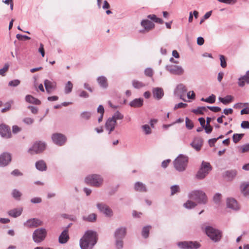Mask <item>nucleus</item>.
Masks as SVG:
<instances>
[{
	"label": "nucleus",
	"instance_id": "nucleus-1",
	"mask_svg": "<svg viewBox=\"0 0 249 249\" xmlns=\"http://www.w3.org/2000/svg\"><path fill=\"white\" fill-rule=\"evenodd\" d=\"M97 241V233L92 230H87L80 239L79 245L81 249H92Z\"/></svg>",
	"mask_w": 249,
	"mask_h": 249
},
{
	"label": "nucleus",
	"instance_id": "nucleus-2",
	"mask_svg": "<svg viewBox=\"0 0 249 249\" xmlns=\"http://www.w3.org/2000/svg\"><path fill=\"white\" fill-rule=\"evenodd\" d=\"M190 199L195 201L197 204H206L208 202V198L206 194L201 190L192 191L188 194Z\"/></svg>",
	"mask_w": 249,
	"mask_h": 249
},
{
	"label": "nucleus",
	"instance_id": "nucleus-3",
	"mask_svg": "<svg viewBox=\"0 0 249 249\" xmlns=\"http://www.w3.org/2000/svg\"><path fill=\"white\" fill-rule=\"evenodd\" d=\"M188 162L187 156L182 154L179 155L174 160V167L178 172H183L186 170Z\"/></svg>",
	"mask_w": 249,
	"mask_h": 249
},
{
	"label": "nucleus",
	"instance_id": "nucleus-4",
	"mask_svg": "<svg viewBox=\"0 0 249 249\" xmlns=\"http://www.w3.org/2000/svg\"><path fill=\"white\" fill-rule=\"evenodd\" d=\"M103 178L98 174H92L88 176L85 179L86 183L91 186L99 187L103 183Z\"/></svg>",
	"mask_w": 249,
	"mask_h": 249
},
{
	"label": "nucleus",
	"instance_id": "nucleus-5",
	"mask_svg": "<svg viewBox=\"0 0 249 249\" xmlns=\"http://www.w3.org/2000/svg\"><path fill=\"white\" fill-rule=\"evenodd\" d=\"M205 231L207 236L215 242L220 241L221 238L222 233L221 231L212 226L206 227Z\"/></svg>",
	"mask_w": 249,
	"mask_h": 249
},
{
	"label": "nucleus",
	"instance_id": "nucleus-6",
	"mask_svg": "<svg viewBox=\"0 0 249 249\" xmlns=\"http://www.w3.org/2000/svg\"><path fill=\"white\" fill-rule=\"evenodd\" d=\"M212 168L210 163L203 161L201 167L196 175V178L199 179H203L211 171Z\"/></svg>",
	"mask_w": 249,
	"mask_h": 249
},
{
	"label": "nucleus",
	"instance_id": "nucleus-7",
	"mask_svg": "<svg viewBox=\"0 0 249 249\" xmlns=\"http://www.w3.org/2000/svg\"><path fill=\"white\" fill-rule=\"evenodd\" d=\"M47 230L41 228L36 229L33 233V240L36 243H39L44 241L47 236Z\"/></svg>",
	"mask_w": 249,
	"mask_h": 249
},
{
	"label": "nucleus",
	"instance_id": "nucleus-8",
	"mask_svg": "<svg viewBox=\"0 0 249 249\" xmlns=\"http://www.w3.org/2000/svg\"><path fill=\"white\" fill-rule=\"evenodd\" d=\"M178 246L181 249H197L200 247V244L196 241L179 242L178 243Z\"/></svg>",
	"mask_w": 249,
	"mask_h": 249
},
{
	"label": "nucleus",
	"instance_id": "nucleus-9",
	"mask_svg": "<svg viewBox=\"0 0 249 249\" xmlns=\"http://www.w3.org/2000/svg\"><path fill=\"white\" fill-rule=\"evenodd\" d=\"M45 148L46 144L44 142H36L29 149V152L31 154L39 153L44 150Z\"/></svg>",
	"mask_w": 249,
	"mask_h": 249
},
{
	"label": "nucleus",
	"instance_id": "nucleus-10",
	"mask_svg": "<svg viewBox=\"0 0 249 249\" xmlns=\"http://www.w3.org/2000/svg\"><path fill=\"white\" fill-rule=\"evenodd\" d=\"M165 69L170 73L180 75L183 73L184 70L180 66L176 65H166Z\"/></svg>",
	"mask_w": 249,
	"mask_h": 249
},
{
	"label": "nucleus",
	"instance_id": "nucleus-11",
	"mask_svg": "<svg viewBox=\"0 0 249 249\" xmlns=\"http://www.w3.org/2000/svg\"><path fill=\"white\" fill-rule=\"evenodd\" d=\"M52 139L54 143L59 146L64 145L67 141L66 136L61 133H54L53 134Z\"/></svg>",
	"mask_w": 249,
	"mask_h": 249
},
{
	"label": "nucleus",
	"instance_id": "nucleus-12",
	"mask_svg": "<svg viewBox=\"0 0 249 249\" xmlns=\"http://www.w3.org/2000/svg\"><path fill=\"white\" fill-rule=\"evenodd\" d=\"M187 91V89L185 86L182 84H180L177 86L174 91V93L176 96L179 97L180 99L186 101L183 97L185 95Z\"/></svg>",
	"mask_w": 249,
	"mask_h": 249
},
{
	"label": "nucleus",
	"instance_id": "nucleus-13",
	"mask_svg": "<svg viewBox=\"0 0 249 249\" xmlns=\"http://www.w3.org/2000/svg\"><path fill=\"white\" fill-rule=\"evenodd\" d=\"M97 207L100 212L103 213L107 217H111L113 215L112 210L107 205L104 203H97Z\"/></svg>",
	"mask_w": 249,
	"mask_h": 249
},
{
	"label": "nucleus",
	"instance_id": "nucleus-14",
	"mask_svg": "<svg viewBox=\"0 0 249 249\" xmlns=\"http://www.w3.org/2000/svg\"><path fill=\"white\" fill-rule=\"evenodd\" d=\"M11 160V156L10 153L3 152L0 155V166L4 167L7 165Z\"/></svg>",
	"mask_w": 249,
	"mask_h": 249
},
{
	"label": "nucleus",
	"instance_id": "nucleus-15",
	"mask_svg": "<svg viewBox=\"0 0 249 249\" xmlns=\"http://www.w3.org/2000/svg\"><path fill=\"white\" fill-rule=\"evenodd\" d=\"M43 222L37 218H31L27 220L24 223V226L28 228H36L42 225Z\"/></svg>",
	"mask_w": 249,
	"mask_h": 249
},
{
	"label": "nucleus",
	"instance_id": "nucleus-16",
	"mask_svg": "<svg viewBox=\"0 0 249 249\" xmlns=\"http://www.w3.org/2000/svg\"><path fill=\"white\" fill-rule=\"evenodd\" d=\"M126 234V228L124 227H121L117 228L114 233L115 239H123Z\"/></svg>",
	"mask_w": 249,
	"mask_h": 249
},
{
	"label": "nucleus",
	"instance_id": "nucleus-17",
	"mask_svg": "<svg viewBox=\"0 0 249 249\" xmlns=\"http://www.w3.org/2000/svg\"><path fill=\"white\" fill-rule=\"evenodd\" d=\"M0 135L3 138H10L11 137L10 128L5 124L0 125Z\"/></svg>",
	"mask_w": 249,
	"mask_h": 249
},
{
	"label": "nucleus",
	"instance_id": "nucleus-18",
	"mask_svg": "<svg viewBox=\"0 0 249 249\" xmlns=\"http://www.w3.org/2000/svg\"><path fill=\"white\" fill-rule=\"evenodd\" d=\"M44 84L48 93H50L52 91L55 90L56 87L55 82L51 81L47 79L45 80Z\"/></svg>",
	"mask_w": 249,
	"mask_h": 249
},
{
	"label": "nucleus",
	"instance_id": "nucleus-19",
	"mask_svg": "<svg viewBox=\"0 0 249 249\" xmlns=\"http://www.w3.org/2000/svg\"><path fill=\"white\" fill-rule=\"evenodd\" d=\"M152 93L153 97L158 100L161 99L164 96L163 90L161 88L157 87L153 88L152 89Z\"/></svg>",
	"mask_w": 249,
	"mask_h": 249
},
{
	"label": "nucleus",
	"instance_id": "nucleus-20",
	"mask_svg": "<svg viewBox=\"0 0 249 249\" xmlns=\"http://www.w3.org/2000/svg\"><path fill=\"white\" fill-rule=\"evenodd\" d=\"M116 124V122L113 118L110 117L107 120L105 124V127L107 130L109 131L108 134H110L114 130Z\"/></svg>",
	"mask_w": 249,
	"mask_h": 249
},
{
	"label": "nucleus",
	"instance_id": "nucleus-21",
	"mask_svg": "<svg viewBox=\"0 0 249 249\" xmlns=\"http://www.w3.org/2000/svg\"><path fill=\"white\" fill-rule=\"evenodd\" d=\"M246 83L249 84V71L246 72L245 75L238 78V85L239 87H244Z\"/></svg>",
	"mask_w": 249,
	"mask_h": 249
},
{
	"label": "nucleus",
	"instance_id": "nucleus-22",
	"mask_svg": "<svg viewBox=\"0 0 249 249\" xmlns=\"http://www.w3.org/2000/svg\"><path fill=\"white\" fill-rule=\"evenodd\" d=\"M202 144V140L201 139L199 138H195L190 144L192 147L197 151L201 149Z\"/></svg>",
	"mask_w": 249,
	"mask_h": 249
},
{
	"label": "nucleus",
	"instance_id": "nucleus-23",
	"mask_svg": "<svg viewBox=\"0 0 249 249\" xmlns=\"http://www.w3.org/2000/svg\"><path fill=\"white\" fill-rule=\"evenodd\" d=\"M227 206L228 208L234 210H238L239 207L236 200L233 198H229L227 199Z\"/></svg>",
	"mask_w": 249,
	"mask_h": 249
},
{
	"label": "nucleus",
	"instance_id": "nucleus-24",
	"mask_svg": "<svg viewBox=\"0 0 249 249\" xmlns=\"http://www.w3.org/2000/svg\"><path fill=\"white\" fill-rule=\"evenodd\" d=\"M141 25L144 30L148 32L154 28V24L148 19H143L141 21Z\"/></svg>",
	"mask_w": 249,
	"mask_h": 249
},
{
	"label": "nucleus",
	"instance_id": "nucleus-25",
	"mask_svg": "<svg viewBox=\"0 0 249 249\" xmlns=\"http://www.w3.org/2000/svg\"><path fill=\"white\" fill-rule=\"evenodd\" d=\"M69 239L68 230L65 229L59 235L58 239L59 242L60 244H65L68 242Z\"/></svg>",
	"mask_w": 249,
	"mask_h": 249
},
{
	"label": "nucleus",
	"instance_id": "nucleus-26",
	"mask_svg": "<svg viewBox=\"0 0 249 249\" xmlns=\"http://www.w3.org/2000/svg\"><path fill=\"white\" fill-rule=\"evenodd\" d=\"M97 81L100 86L103 89H107L108 87L107 78L104 76H99L97 78Z\"/></svg>",
	"mask_w": 249,
	"mask_h": 249
},
{
	"label": "nucleus",
	"instance_id": "nucleus-27",
	"mask_svg": "<svg viewBox=\"0 0 249 249\" xmlns=\"http://www.w3.org/2000/svg\"><path fill=\"white\" fill-rule=\"evenodd\" d=\"M22 211L23 209L22 208H15L9 211L8 214L9 216L15 218L20 216L22 213Z\"/></svg>",
	"mask_w": 249,
	"mask_h": 249
},
{
	"label": "nucleus",
	"instance_id": "nucleus-28",
	"mask_svg": "<svg viewBox=\"0 0 249 249\" xmlns=\"http://www.w3.org/2000/svg\"><path fill=\"white\" fill-rule=\"evenodd\" d=\"M143 100L142 98H136L130 102L129 105L133 107H139L142 106Z\"/></svg>",
	"mask_w": 249,
	"mask_h": 249
},
{
	"label": "nucleus",
	"instance_id": "nucleus-29",
	"mask_svg": "<svg viewBox=\"0 0 249 249\" xmlns=\"http://www.w3.org/2000/svg\"><path fill=\"white\" fill-rule=\"evenodd\" d=\"M36 167L38 170L40 171H44L47 169L46 163L43 160H40L36 162Z\"/></svg>",
	"mask_w": 249,
	"mask_h": 249
},
{
	"label": "nucleus",
	"instance_id": "nucleus-30",
	"mask_svg": "<svg viewBox=\"0 0 249 249\" xmlns=\"http://www.w3.org/2000/svg\"><path fill=\"white\" fill-rule=\"evenodd\" d=\"M96 218L97 215L94 213H91L88 216H83L82 217L83 220L89 222H95L96 220Z\"/></svg>",
	"mask_w": 249,
	"mask_h": 249
},
{
	"label": "nucleus",
	"instance_id": "nucleus-31",
	"mask_svg": "<svg viewBox=\"0 0 249 249\" xmlns=\"http://www.w3.org/2000/svg\"><path fill=\"white\" fill-rule=\"evenodd\" d=\"M25 100L27 102L35 105H39L41 103L39 100L34 98L33 96L30 95L26 96Z\"/></svg>",
	"mask_w": 249,
	"mask_h": 249
},
{
	"label": "nucleus",
	"instance_id": "nucleus-32",
	"mask_svg": "<svg viewBox=\"0 0 249 249\" xmlns=\"http://www.w3.org/2000/svg\"><path fill=\"white\" fill-rule=\"evenodd\" d=\"M134 188L136 191L139 192H146V188L145 185L142 182H137L135 184Z\"/></svg>",
	"mask_w": 249,
	"mask_h": 249
},
{
	"label": "nucleus",
	"instance_id": "nucleus-33",
	"mask_svg": "<svg viewBox=\"0 0 249 249\" xmlns=\"http://www.w3.org/2000/svg\"><path fill=\"white\" fill-rule=\"evenodd\" d=\"M132 85L133 87L136 89H140L145 86L144 83L136 79L132 81Z\"/></svg>",
	"mask_w": 249,
	"mask_h": 249
},
{
	"label": "nucleus",
	"instance_id": "nucleus-34",
	"mask_svg": "<svg viewBox=\"0 0 249 249\" xmlns=\"http://www.w3.org/2000/svg\"><path fill=\"white\" fill-rule=\"evenodd\" d=\"M192 200H188L183 204V206L187 209H191L195 208L197 206V203L193 201Z\"/></svg>",
	"mask_w": 249,
	"mask_h": 249
},
{
	"label": "nucleus",
	"instance_id": "nucleus-35",
	"mask_svg": "<svg viewBox=\"0 0 249 249\" xmlns=\"http://www.w3.org/2000/svg\"><path fill=\"white\" fill-rule=\"evenodd\" d=\"M242 193L246 196L249 197V183H243L241 186Z\"/></svg>",
	"mask_w": 249,
	"mask_h": 249
},
{
	"label": "nucleus",
	"instance_id": "nucleus-36",
	"mask_svg": "<svg viewBox=\"0 0 249 249\" xmlns=\"http://www.w3.org/2000/svg\"><path fill=\"white\" fill-rule=\"evenodd\" d=\"M233 99L231 95H227L225 98L219 97V101L224 105H227L231 103Z\"/></svg>",
	"mask_w": 249,
	"mask_h": 249
},
{
	"label": "nucleus",
	"instance_id": "nucleus-37",
	"mask_svg": "<svg viewBox=\"0 0 249 249\" xmlns=\"http://www.w3.org/2000/svg\"><path fill=\"white\" fill-rule=\"evenodd\" d=\"M11 195L16 200H20V197L22 196V193L17 189H14L11 193Z\"/></svg>",
	"mask_w": 249,
	"mask_h": 249
},
{
	"label": "nucleus",
	"instance_id": "nucleus-38",
	"mask_svg": "<svg viewBox=\"0 0 249 249\" xmlns=\"http://www.w3.org/2000/svg\"><path fill=\"white\" fill-rule=\"evenodd\" d=\"M73 84L71 81H68L65 86L64 91L66 94H69L72 91Z\"/></svg>",
	"mask_w": 249,
	"mask_h": 249
},
{
	"label": "nucleus",
	"instance_id": "nucleus-39",
	"mask_svg": "<svg viewBox=\"0 0 249 249\" xmlns=\"http://www.w3.org/2000/svg\"><path fill=\"white\" fill-rule=\"evenodd\" d=\"M150 228V226H146L142 228V234L144 238H146L148 237Z\"/></svg>",
	"mask_w": 249,
	"mask_h": 249
},
{
	"label": "nucleus",
	"instance_id": "nucleus-40",
	"mask_svg": "<svg viewBox=\"0 0 249 249\" xmlns=\"http://www.w3.org/2000/svg\"><path fill=\"white\" fill-rule=\"evenodd\" d=\"M237 171L235 170L227 171L225 173L226 176L229 178L232 179L237 175Z\"/></svg>",
	"mask_w": 249,
	"mask_h": 249
},
{
	"label": "nucleus",
	"instance_id": "nucleus-41",
	"mask_svg": "<svg viewBox=\"0 0 249 249\" xmlns=\"http://www.w3.org/2000/svg\"><path fill=\"white\" fill-rule=\"evenodd\" d=\"M111 118H113L116 122L117 120H122L124 118V115L119 111H117Z\"/></svg>",
	"mask_w": 249,
	"mask_h": 249
},
{
	"label": "nucleus",
	"instance_id": "nucleus-42",
	"mask_svg": "<svg viewBox=\"0 0 249 249\" xmlns=\"http://www.w3.org/2000/svg\"><path fill=\"white\" fill-rule=\"evenodd\" d=\"M244 135V134H234L232 136L233 142L235 143H237L241 140Z\"/></svg>",
	"mask_w": 249,
	"mask_h": 249
},
{
	"label": "nucleus",
	"instance_id": "nucleus-43",
	"mask_svg": "<svg viewBox=\"0 0 249 249\" xmlns=\"http://www.w3.org/2000/svg\"><path fill=\"white\" fill-rule=\"evenodd\" d=\"M91 115V113L90 112L83 111L81 113L80 117L84 120H88L90 119Z\"/></svg>",
	"mask_w": 249,
	"mask_h": 249
},
{
	"label": "nucleus",
	"instance_id": "nucleus-44",
	"mask_svg": "<svg viewBox=\"0 0 249 249\" xmlns=\"http://www.w3.org/2000/svg\"><path fill=\"white\" fill-rule=\"evenodd\" d=\"M179 192V187L178 185H173L171 187V195L173 196Z\"/></svg>",
	"mask_w": 249,
	"mask_h": 249
},
{
	"label": "nucleus",
	"instance_id": "nucleus-45",
	"mask_svg": "<svg viewBox=\"0 0 249 249\" xmlns=\"http://www.w3.org/2000/svg\"><path fill=\"white\" fill-rule=\"evenodd\" d=\"M221 195L219 193H216L213 197V200L216 204H219L221 201Z\"/></svg>",
	"mask_w": 249,
	"mask_h": 249
},
{
	"label": "nucleus",
	"instance_id": "nucleus-46",
	"mask_svg": "<svg viewBox=\"0 0 249 249\" xmlns=\"http://www.w3.org/2000/svg\"><path fill=\"white\" fill-rule=\"evenodd\" d=\"M186 126L189 129H192L194 127V124L192 121L188 117L185 119Z\"/></svg>",
	"mask_w": 249,
	"mask_h": 249
},
{
	"label": "nucleus",
	"instance_id": "nucleus-47",
	"mask_svg": "<svg viewBox=\"0 0 249 249\" xmlns=\"http://www.w3.org/2000/svg\"><path fill=\"white\" fill-rule=\"evenodd\" d=\"M123 245V239H115V245L117 249H122Z\"/></svg>",
	"mask_w": 249,
	"mask_h": 249
},
{
	"label": "nucleus",
	"instance_id": "nucleus-48",
	"mask_svg": "<svg viewBox=\"0 0 249 249\" xmlns=\"http://www.w3.org/2000/svg\"><path fill=\"white\" fill-rule=\"evenodd\" d=\"M142 128L143 130L144 131V133L146 135H148L151 134V129L148 124H144L142 126Z\"/></svg>",
	"mask_w": 249,
	"mask_h": 249
},
{
	"label": "nucleus",
	"instance_id": "nucleus-49",
	"mask_svg": "<svg viewBox=\"0 0 249 249\" xmlns=\"http://www.w3.org/2000/svg\"><path fill=\"white\" fill-rule=\"evenodd\" d=\"M9 65L8 64H5L3 68L0 69V75L4 76L5 72L8 71Z\"/></svg>",
	"mask_w": 249,
	"mask_h": 249
},
{
	"label": "nucleus",
	"instance_id": "nucleus-50",
	"mask_svg": "<svg viewBox=\"0 0 249 249\" xmlns=\"http://www.w3.org/2000/svg\"><path fill=\"white\" fill-rule=\"evenodd\" d=\"M215 101V96L213 94H212L209 97L206 98V102L210 104H213Z\"/></svg>",
	"mask_w": 249,
	"mask_h": 249
},
{
	"label": "nucleus",
	"instance_id": "nucleus-51",
	"mask_svg": "<svg viewBox=\"0 0 249 249\" xmlns=\"http://www.w3.org/2000/svg\"><path fill=\"white\" fill-rule=\"evenodd\" d=\"M220 65L221 66L224 68H226L227 66V63L226 61L225 58L224 56L222 55H220Z\"/></svg>",
	"mask_w": 249,
	"mask_h": 249
},
{
	"label": "nucleus",
	"instance_id": "nucleus-52",
	"mask_svg": "<svg viewBox=\"0 0 249 249\" xmlns=\"http://www.w3.org/2000/svg\"><path fill=\"white\" fill-rule=\"evenodd\" d=\"M19 84H20V81L19 80L16 79V80L10 81L8 83V85L9 86L17 87Z\"/></svg>",
	"mask_w": 249,
	"mask_h": 249
},
{
	"label": "nucleus",
	"instance_id": "nucleus-53",
	"mask_svg": "<svg viewBox=\"0 0 249 249\" xmlns=\"http://www.w3.org/2000/svg\"><path fill=\"white\" fill-rule=\"evenodd\" d=\"M144 74L147 76L152 77L153 74V70L150 68H146L144 71Z\"/></svg>",
	"mask_w": 249,
	"mask_h": 249
},
{
	"label": "nucleus",
	"instance_id": "nucleus-54",
	"mask_svg": "<svg viewBox=\"0 0 249 249\" xmlns=\"http://www.w3.org/2000/svg\"><path fill=\"white\" fill-rule=\"evenodd\" d=\"M23 122L27 124H31L34 123V120L31 118L26 117L23 119Z\"/></svg>",
	"mask_w": 249,
	"mask_h": 249
},
{
	"label": "nucleus",
	"instance_id": "nucleus-55",
	"mask_svg": "<svg viewBox=\"0 0 249 249\" xmlns=\"http://www.w3.org/2000/svg\"><path fill=\"white\" fill-rule=\"evenodd\" d=\"M5 106H6L5 107L2 108L1 110V112L2 113L5 112L7 111H8L10 109V108L11 107V103H10V102L6 103L5 104Z\"/></svg>",
	"mask_w": 249,
	"mask_h": 249
},
{
	"label": "nucleus",
	"instance_id": "nucleus-56",
	"mask_svg": "<svg viewBox=\"0 0 249 249\" xmlns=\"http://www.w3.org/2000/svg\"><path fill=\"white\" fill-rule=\"evenodd\" d=\"M187 106V104H185V103H179L178 104H176L174 107V110H176L178 108H185Z\"/></svg>",
	"mask_w": 249,
	"mask_h": 249
},
{
	"label": "nucleus",
	"instance_id": "nucleus-57",
	"mask_svg": "<svg viewBox=\"0 0 249 249\" xmlns=\"http://www.w3.org/2000/svg\"><path fill=\"white\" fill-rule=\"evenodd\" d=\"M241 152L242 153H245L249 152V143H247L242 145L241 147Z\"/></svg>",
	"mask_w": 249,
	"mask_h": 249
},
{
	"label": "nucleus",
	"instance_id": "nucleus-58",
	"mask_svg": "<svg viewBox=\"0 0 249 249\" xmlns=\"http://www.w3.org/2000/svg\"><path fill=\"white\" fill-rule=\"evenodd\" d=\"M207 108L214 112H218L221 110V108L218 107L207 106Z\"/></svg>",
	"mask_w": 249,
	"mask_h": 249
},
{
	"label": "nucleus",
	"instance_id": "nucleus-59",
	"mask_svg": "<svg viewBox=\"0 0 249 249\" xmlns=\"http://www.w3.org/2000/svg\"><path fill=\"white\" fill-rule=\"evenodd\" d=\"M218 1L220 2L231 4L235 3L237 0H218Z\"/></svg>",
	"mask_w": 249,
	"mask_h": 249
},
{
	"label": "nucleus",
	"instance_id": "nucleus-60",
	"mask_svg": "<svg viewBox=\"0 0 249 249\" xmlns=\"http://www.w3.org/2000/svg\"><path fill=\"white\" fill-rule=\"evenodd\" d=\"M16 37L18 39V40H22V38H24L26 40H29L30 39V37H29L28 36H27L26 35H20V34H17V36H16Z\"/></svg>",
	"mask_w": 249,
	"mask_h": 249
},
{
	"label": "nucleus",
	"instance_id": "nucleus-61",
	"mask_svg": "<svg viewBox=\"0 0 249 249\" xmlns=\"http://www.w3.org/2000/svg\"><path fill=\"white\" fill-rule=\"evenodd\" d=\"M80 92V93H79V96L81 98H88L89 95V94L85 91L84 90H80L79 91Z\"/></svg>",
	"mask_w": 249,
	"mask_h": 249
},
{
	"label": "nucleus",
	"instance_id": "nucleus-62",
	"mask_svg": "<svg viewBox=\"0 0 249 249\" xmlns=\"http://www.w3.org/2000/svg\"><path fill=\"white\" fill-rule=\"evenodd\" d=\"M241 126L244 129L249 128V122L246 121H243L241 124Z\"/></svg>",
	"mask_w": 249,
	"mask_h": 249
},
{
	"label": "nucleus",
	"instance_id": "nucleus-63",
	"mask_svg": "<svg viewBox=\"0 0 249 249\" xmlns=\"http://www.w3.org/2000/svg\"><path fill=\"white\" fill-rule=\"evenodd\" d=\"M203 128H204L206 133L207 134L211 133L213 130V127L210 125H206L204 126Z\"/></svg>",
	"mask_w": 249,
	"mask_h": 249
},
{
	"label": "nucleus",
	"instance_id": "nucleus-64",
	"mask_svg": "<svg viewBox=\"0 0 249 249\" xmlns=\"http://www.w3.org/2000/svg\"><path fill=\"white\" fill-rule=\"evenodd\" d=\"M218 140V138H213L210 139L208 141L210 147H213L214 146V143L216 142V141Z\"/></svg>",
	"mask_w": 249,
	"mask_h": 249
}]
</instances>
